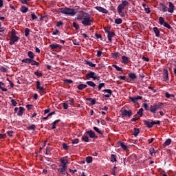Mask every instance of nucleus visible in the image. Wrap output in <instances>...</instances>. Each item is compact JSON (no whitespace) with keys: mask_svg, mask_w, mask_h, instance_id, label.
<instances>
[{"mask_svg":"<svg viewBox=\"0 0 176 176\" xmlns=\"http://www.w3.org/2000/svg\"><path fill=\"white\" fill-rule=\"evenodd\" d=\"M80 13H82V15L77 17L76 20H78V21H82V24H83L85 27L90 26L91 24H93L94 19L91 17L90 14L83 11H80Z\"/></svg>","mask_w":176,"mask_h":176,"instance_id":"nucleus-1","label":"nucleus"},{"mask_svg":"<svg viewBox=\"0 0 176 176\" xmlns=\"http://www.w3.org/2000/svg\"><path fill=\"white\" fill-rule=\"evenodd\" d=\"M59 162L60 164L59 165L58 171L60 173V174H62V175H65V174H67V168H68V164H69V162H68L65 158H60Z\"/></svg>","mask_w":176,"mask_h":176,"instance_id":"nucleus-2","label":"nucleus"},{"mask_svg":"<svg viewBox=\"0 0 176 176\" xmlns=\"http://www.w3.org/2000/svg\"><path fill=\"white\" fill-rule=\"evenodd\" d=\"M126 6H129V1L124 0L122 1V3L118 5L117 8L118 13L121 17H124V12H123V10L126 9Z\"/></svg>","mask_w":176,"mask_h":176,"instance_id":"nucleus-3","label":"nucleus"},{"mask_svg":"<svg viewBox=\"0 0 176 176\" xmlns=\"http://www.w3.org/2000/svg\"><path fill=\"white\" fill-rule=\"evenodd\" d=\"M60 13L63 14H66L67 16H74L76 14V11L74 8H59Z\"/></svg>","mask_w":176,"mask_h":176,"instance_id":"nucleus-4","label":"nucleus"},{"mask_svg":"<svg viewBox=\"0 0 176 176\" xmlns=\"http://www.w3.org/2000/svg\"><path fill=\"white\" fill-rule=\"evenodd\" d=\"M85 78L87 79H93L94 80H100V76L97 75V74L93 72H89L85 75Z\"/></svg>","mask_w":176,"mask_h":176,"instance_id":"nucleus-5","label":"nucleus"},{"mask_svg":"<svg viewBox=\"0 0 176 176\" xmlns=\"http://www.w3.org/2000/svg\"><path fill=\"white\" fill-rule=\"evenodd\" d=\"M158 109H160V105L154 104L150 107V111H151L152 113H156V111H158Z\"/></svg>","mask_w":176,"mask_h":176,"instance_id":"nucleus-6","label":"nucleus"},{"mask_svg":"<svg viewBox=\"0 0 176 176\" xmlns=\"http://www.w3.org/2000/svg\"><path fill=\"white\" fill-rule=\"evenodd\" d=\"M102 92L104 93V96L106 97V98H109L111 96H112V90L111 89H104Z\"/></svg>","mask_w":176,"mask_h":176,"instance_id":"nucleus-7","label":"nucleus"},{"mask_svg":"<svg viewBox=\"0 0 176 176\" xmlns=\"http://www.w3.org/2000/svg\"><path fill=\"white\" fill-rule=\"evenodd\" d=\"M121 112L122 116H128L129 118H130V116L133 115V112L131 110H122Z\"/></svg>","mask_w":176,"mask_h":176,"instance_id":"nucleus-8","label":"nucleus"},{"mask_svg":"<svg viewBox=\"0 0 176 176\" xmlns=\"http://www.w3.org/2000/svg\"><path fill=\"white\" fill-rule=\"evenodd\" d=\"M19 38L16 35L15 36H11V38L10 41V45H14L15 42H17L19 41Z\"/></svg>","mask_w":176,"mask_h":176,"instance_id":"nucleus-9","label":"nucleus"},{"mask_svg":"<svg viewBox=\"0 0 176 176\" xmlns=\"http://www.w3.org/2000/svg\"><path fill=\"white\" fill-rule=\"evenodd\" d=\"M142 98V96H134V97H129V100L132 101V102H134V104H137L138 100H141Z\"/></svg>","mask_w":176,"mask_h":176,"instance_id":"nucleus-10","label":"nucleus"},{"mask_svg":"<svg viewBox=\"0 0 176 176\" xmlns=\"http://www.w3.org/2000/svg\"><path fill=\"white\" fill-rule=\"evenodd\" d=\"M169 8H168V12L169 13H174V10L175 9V6H174V4L171 1H169L168 3Z\"/></svg>","mask_w":176,"mask_h":176,"instance_id":"nucleus-11","label":"nucleus"},{"mask_svg":"<svg viewBox=\"0 0 176 176\" xmlns=\"http://www.w3.org/2000/svg\"><path fill=\"white\" fill-rule=\"evenodd\" d=\"M115 36V33L113 32L108 31V41L109 42H112V37Z\"/></svg>","mask_w":176,"mask_h":176,"instance_id":"nucleus-12","label":"nucleus"},{"mask_svg":"<svg viewBox=\"0 0 176 176\" xmlns=\"http://www.w3.org/2000/svg\"><path fill=\"white\" fill-rule=\"evenodd\" d=\"M96 9L98 10V12H101L102 13H104L105 14H108V11L107 9L103 8L102 7H96Z\"/></svg>","mask_w":176,"mask_h":176,"instance_id":"nucleus-13","label":"nucleus"},{"mask_svg":"<svg viewBox=\"0 0 176 176\" xmlns=\"http://www.w3.org/2000/svg\"><path fill=\"white\" fill-rule=\"evenodd\" d=\"M87 134H89L90 138H97V136L96 135V133L93 131H87Z\"/></svg>","mask_w":176,"mask_h":176,"instance_id":"nucleus-14","label":"nucleus"},{"mask_svg":"<svg viewBox=\"0 0 176 176\" xmlns=\"http://www.w3.org/2000/svg\"><path fill=\"white\" fill-rule=\"evenodd\" d=\"M50 47L51 50H54V49H60V47H61V46L59 44H51L50 45Z\"/></svg>","mask_w":176,"mask_h":176,"instance_id":"nucleus-15","label":"nucleus"},{"mask_svg":"<svg viewBox=\"0 0 176 176\" xmlns=\"http://www.w3.org/2000/svg\"><path fill=\"white\" fill-rule=\"evenodd\" d=\"M153 32L155 34V36L157 38L160 36V31H159V29L157 27L153 28Z\"/></svg>","mask_w":176,"mask_h":176,"instance_id":"nucleus-16","label":"nucleus"},{"mask_svg":"<svg viewBox=\"0 0 176 176\" xmlns=\"http://www.w3.org/2000/svg\"><path fill=\"white\" fill-rule=\"evenodd\" d=\"M122 60L123 64H128L129 63V57H127L126 56H122Z\"/></svg>","mask_w":176,"mask_h":176,"instance_id":"nucleus-17","label":"nucleus"},{"mask_svg":"<svg viewBox=\"0 0 176 176\" xmlns=\"http://www.w3.org/2000/svg\"><path fill=\"white\" fill-rule=\"evenodd\" d=\"M144 124H146V126H147V127H148V129L153 127V121L151 122H149L148 121H144Z\"/></svg>","mask_w":176,"mask_h":176,"instance_id":"nucleus-18","label":"nucleus"},{"mask_svg":"<svg viewBox=\"0 0 176 176\" xmlns=\"http://www.w3.org/2000/svg\"><path fill=\"white\" fill-rule=\"evenodd\" d=\"M21 12L22 13H27V12H28V8L25 7V6H22L21 7Z\"/></svg>","mask_w":176,"mask_h":176,"instance_id":"nucleus-19","label":"nucleus"},{"mask_svg":"<svg viewBox=\"0 0 176 176\" xmlns=\"http://www.w3.org/2000/svg\"><path fill=\"white\" fill-rule=\"evenodd\" d=\"M36 89L40 90V91H43V87H41V82H36Z\"/></svg>","mask_w":176,"mask_h":176,"instance_id":"nucleus-20","label":"nucleus"},{"mask_svg":"<svg viewBox=\"0 0 176 176\" xmlns=\"http://www.w3.org/2000/svg\"><path fill=\"white\" fill-rule=\"evenodd\" d=\"M168 80V72L166 70L164 74V81L167 82Z\"/></svg>","mask_w":176,"mask_h":176,"instance_id":"nucleus-21","label":"nucleus"},{"mask_svg":"<svg viewBox=\"0 0 176 176\" xmlns=\"http://www.w3.org/2000/svg\"><path fill=\"white\" fill-rule=\"evenodd\" d=\"M86 87H87V85L85 84H80L77 87V89H78V90H83V89H86Z\"/></svg>","mask_w":176,"mask_h":176,"instance_id":"nucleus-22","label":"nucleus"},{"mask_svg":"<svg viewBox=\"0 0 176 176\" xmlns=\"http://www.w3.org/2000/svg\"><path fill=\"white\" fill-rule=\"evenodd\" d=\"M129 77L131 78V79H137V75H135V73H129Z\"/></svg>","mask_w":176,"mask_h":176,"instance_id":"nucleus-23","label":"nucleus"},{"mask_svg":"<svg viewBox=\"0 0 176 176\" xmlns=\"http://www.w3.org/2000/svg\"><path fill=\"white\" fill-rule=\"evenodd\" d=\"M22 63H25L26 64H31V63H32V59L25 58L22 60Z\"/></svg>","mask_w":176,"mask_h":176,"instance_id":"nucleus-24","label":"nucleus"},{"mask_svg":"<svg viewBox=\"0 0 176 176\" xmlns=\"http://www.w3.org/2000/svg\"><path fill=\"white\" fill-rule=\"evenodd\" d=\"M24 112V108L23 107H19V110L18 111V116H21L23 115V113Z\"/></svg>","mask_w":176,"mask_h":176,"instance_id":"nucleus-25","label":"nucleus"},{"mask_svg":"<svg viewBox=\"0 0 176 176\" xmlns=\"http://www.w3.org/2000/svg\"><path fill=\"white\" fill-rule=\"evenodd\" d=\"M87 85H88V86H90L91 87H96V83H94V82L93 81H87Z\"/></svg>","mask_w":176,"mask_h":176,"instance_id":"nucleus-26","label":"nucleus"},{"mask_svg":"<svg viewBox=\"0 0 176 176\" xmlns=\"http://www.w3.org/2000/svg\"><path fill=\"white\" fill-rule=\"evenodd\" d=\"M170 144H171V139H168L164 143V146H168V145H170Z\"/></svg>","mask_w":176,"mask_h":176,"instance_id":"nucleus-27","label":"nucleus"},{"mask_svg":"<svg viewBox=\"0 0 176 176\" xmlns=\"http://www.w3.org/2000/svg\"><path fill=\"white\" fill-rule=\"evenodd\" d=\"M122 23H123V20H122V19L118 18L115 19L116 24H122Z\"/></svg>","mask_w":176,"mask_h":176,"instance_id":"nucleus-28","label":"nucleus"},{"mask_svg":"<svg viewBox=\"0 0 176 176\" xmlns=\"http://www.w3.org/2000/svg\"><path fill=\"white\" fill-rule=\"evenodd\" d=\"M82 141H84L85 142H89V136L88 135L82 136Z\"/></svg>","mask_w":176,"mask_h":176,"instance_id":"nucleus-29","label":"nucleus"},{"mask_svg":"<svg viewBox=\"0 0 176 176\" xmlns=\"http://www.w3.org/2000/svg\"><path fill=\"white\" fill-rule=\"evenodd\" d=\"M138 134H140V129L135 128L133 135H135V137H137V135H138Z\"/></svg>","mask_w":176,"mask_h":176,"instance_id":"nucleus-30","label":"nucleus"},{"mask_svg":"<svg viewBox=\"0 0 176 176\" xmlns=\"http://www.w3.org/2000/svg\"><path fill=\"white\" fill-rule=\"evenodd\" d=\"M85 64H87V65H89V67H96V64L92 63L90 61H86Z\"/></svg>","mask_w":176,"mask_h":176,"instance_id":"nucleus-31","label":"nucleus"},{"mask_svg":"<svg viewBox=\"0 0 176 176\" xmlns=\"http://www.w3.org/2000/svg\"><path fill=\"white\" fill-rule=\"evenodd\" d=\"M111 162H112V163H114V162H116V155L113 154L111 155Z\"/></svg>","mask_w":176,"mask_h":176,"instance_id":"nucleus-32","label":"nucleus"},{"mask_svg":"<svg viewBox=\"0 0 176 176\" xmlns=\"http://www.w3.org/2000/svg\"><path fill=\"white\" fill-rule=\"evenodd\" d=\"M159 21H160V24L161 25H163V24H164V23H166V22H164V17H162V16H160V17L159 18Z\"/></svg>","mask_w":176,"mask_h":176,"instance_id":"nucleus-33","label":"nucleus"},{"mask_svg":"<svg viewBox=\"0 0 176 176\" xmlns=\"http://www.w3.org/2000/svg\"><path fill=\"white\" fill-rule=\"evenodd\" d=\"M149 152H150V155L151 156H155V148H151L150 150H149Z\"/></svg>","mask_w":176,"mask_h":176,"instance_id":"nucleus-34","label":"nucleus"},{"mask_svg":"<svg viewBox=\"0 0 176 176\" xmlns=\"http://www.w3.org/2000/svg\"><path fill=\"white\" fill-rule=\"evenodd\" d=\"M162 11L163 12H168V8L164 4H162Z\"/></svg>","mask_w":176,"mask_h":176,"instance_id":"nucleus-35","label":"nucleus"},{"mask_svg":"<svg viewBox=\"0 0 176 176\" xmlns=\"http://www.w3.org/2000/svg\"><path fill=\"white\" fill-rule=\"evenodd\" d=\"M119 56H120V54L119 52H115L112 54V57H113V58H118Z\"/></svg>","mask_w":176,"mask_h":176,"instance_id":"nucleus-36","label":"nucleus"},{"mask_svg":"<svg viewBox=\"0 0 176 176\" xmlns=\"http://www.w3.org/2000/svg\"><path fill=\"white\" fill-rule=\"evenodd\" d=\"M94 130L96 131V133H98V134H100L102 135V132L100 131V129H98L97 126L94 127Z\"/></svg>","mask_w":176,"mask_h":176,"instance_id":"nucleus-37","label":"nucleus"},{"mask_svg":"<svg viewBox=\"0 0 176 176\" xmlns=\"http://www.w3.org/2000/svg\"><path fill=\"white\" fill-rule=\"evenodd\" d=\"M28 55L30 57V58H34V52H33L29 51L28 52Z\"/></svg>","mask_w":176,"mask_h":176,"instance_id":"nucleus-38","label":"nucleus"},{"mask_svg":"<svg viewBox=\"0 0 176 176\" xmlns=\"http://www.w3.org/2000/svg\"><path fill=\"white\" fill-rule=\"evenodd\" d=\"M165 96H166V98H170V97H175V96H174V94H168V92H166V94H165Z\"/></svg>","mask_w":176,"mask_h":176,"instance_id":"nucleus-39","label":"nucleus"},{"mask_svg":"<svg viewBox=\"0 0 176 176\" xmlns=\"http://www.w3.org/2000/svg\"><path fill=\"white\" fill-rule=\"evenodd\" d=\"M86 162H87V163H91V162H93V157H87L86 158Z\"/></svg>","mask_w":176,"mask_h":176,"instance_id":"nucleus-40","label":"nucleus"},{"mask_svg":"<svg viewBox=\"0 0 176 176\" xmlns=\"http://www.w3.org/2000/svg\"><path fill=\"white\" fill-rule=\"evenodd\" d=\"M164 27H166V28H168V30H170L171 28V25H170V24H168L167 22L164 23Z\"/></svg>","mask_w":176,"mask_h":176,"instance_id":"nucleus-41","label":"nucleus"},{"mask_svg":"<svg viewBox=\"0 0 176 176\" xmlns=\"http://www.w3.org/2000/svg\"><path fill=\"white\" fill-rule=\"evenodd\" d=\"M30 35V29L26 28L25 30V36H28Z\"/></svg>","mask_w":176,"mask_h":176,"instance_id":"nucleus-42","label":"nucleus"},{"mask_svg":"<svg viewBox=\"0 0 176 176\" xmlns=\"http://www.w3.org/2000/svg\"><path fill=\"white\" fill-rule=\"evenodd\" d=\"M87 100H88V101H91V105H95V104H96V99L89 98Z\"/></svg>","mask_w":176,"mask_h":176,"instance_id":"nucleus-43","label":"nucleus"},{"mask_svg":"<svg viewBox=\"0 0 176 176\" xmlns=\"http://www.w3.org/2000/svg\"><path fill=\"white\" fill-rule=\"evenodd\" d=\"M121 148H122V149H124V151H126L127 150V146H126V144H124V143H121Z\"/></svg>","mask_w":176,"mask_h":176,"instance_id":"nucleus-44","label":"nucleus"},{"mask_svg":"<svg viewBox=\"0 0 176 176\" xmlns=\"http://www.w3.org/2000/svg\"><path fill=\"white\" fill-rule=\"evenodd\" d=\"M73 27L76 30H79V25H78L77 23H76V22L73 23Z\"/></svg>","mask_w":176,"mask_h":176,"instance_id":"nucleus-45","label":"nucleus"},{"mask_svg":"<svg viewBox=\"0 0 176 176\" xmlns=\"http://www.w3.org/2000/svg\"><path fill=\"white\" fill-rule=\"evenodd\" d=\"M143 111H144V109L141 108L140 109H139V111L138 112V115H139L140 117L142 116L143 115Z\"/></svg>","mask_w":176,"mask_h":176,"instance_id":"nucleus-46","label":"nucleus"},{"mask_svg":"<svg viewBox=\"0 0 176 176\" xmlns=\"http://www.w3.org/2000/svg\"><path fill=\"white\" fill-rule=\"evenodd\" d=\"M35 125L34 124H32L31 126L28 127V130H35Z\"/></svg>","mask_w":176,"mask_h":176,"instance_id":"nucleus-47","label":"nucleus"},{"mask_svg":"<svg viewBox=\"0 0 176 176\" xmlns=\"http://www.w3.org/2000/svg\"><path fill=\"white\" fill-rule=\"evenodd\" d=\"M30 64H32V65H37V66L39 65V63H38L34 60H32V63Z\"/></svg>","mask_w":176,"mask_h":176,"instance_id":"nucleus-48","label":"nucleus"},{"mask_svg":"<svg viewBox=\"0 0 176 176\" xmlns=\"http://www.w3.org/2000/svg\"><path fill=\"white\" fill-rule=\"evenodd\" d=\"M72 144H79V139H74L72 140Z\"/></svg>","mask_w":176,"mask_h":176,"instance_id":"nucleus-49","label":"nucleus"},{"mask_svg":"<svg viewBox=\"0 0 176 176\" xmlns=\"http://www.w3.org/2000/svg\"><path fill=\"white\" fill-rule=\"evenodd\" d=\"M104 86H105V84L104 82L99 84L98 90H101V89H102V87H104Z\"/></svg>","mask_w":176,"mask_h":176,"instance_id":"nucleus-50","label":"nucleus"},{"mask_svg":"<svg viewBox=\"0 0 176 176\" xmlns=\"http://www.w3.org/2000/svg\"><path fill=\"white\" fill-rule=\"evenodd\" d=\"M114 68H116V69H117V71H123V69H122V68L116 65H113Z\"/></svg>","mask_w":176,"mask_h":176,"instance_id":"nucleus-51","label":"nucleus"},{"mask_svg":"<svg viewBox=\"0 0 176 176\" xmlns=\"http://www.w3.org/2000/svg\"><path fill=\"white\" fill-rule=\"evenodd\" d=\"M31 16H32V20H36V19H38V17L36 16V15H35L34 13H32Z\"/></svg>","mask_w":176,"mask_h":176,"instance_id":"nucleus-52","label":"nucleus"},{"mask_svg":"<svg viewBox=\"0 0 176 176\" xmlns=\"http://www.w3.org/2000/svg\"><path fill=\"white\" fill-rule=\"evenodd\" d=\"M7 134L9 137H13V131H9L7 132Z\"/></svg>","mask_w":176,"mask_h":176,"instance_id":"nucleus-53","label":"nucleus"},{"mask_svg":"<svg viewBox=\"0 0 176 176\" xmlns=\"http://www.w3.org/2000/svg\"><path fill=\"white\" fill-rule=\"evenodd\" d=\"M11 102L14 107H16V105H17V102H16L14 99H12Z\"/></svg>","mask_w":176,"mask_h":176,"instance_id":"nucleus-54","label":"nucleus"},{"mask_svg":"<svg viewBox=\"0 0 176 176\" xmlns=\"http://www.w3.org/2000/svg\"><path fill=\"white\" fill-rule=\"evenodd\" d=\"M140 119V117L135 116L133 118L131 119V122H137Z\"/></svg>","mask_w":176,"mask_h":176,"instance_id":"nucleus-55","label":"nucleus"},{"mask_svg":"<svg viewBox=\"0 0 176 176\" xmlns=\"http://www.w3.org/2000/svg\"><path fill=\"white\" fill-rule=\"evenodd\" d=\"M34 75H36V76L41 77L42 76V73H39L38 72H35Z\"/></svg>","mask_w":176,"mask_h":176,"instance_id":"nucleus-56","label":"nucleus"},{"mask_svg":"<svg viewBox=\"0 0 176 176\" xmlns=\"http://www.w3.org/2000/svg\"><path fill=\"white\" fill-rule=\"evenodd\" d=\"M63 149L67 150V149H68V145L65 143H63Z\"/></svg>","mask_w":176,"mask_h":176,"instance_id":"nucleus-57","label":"nucleus"},{"mask_svg":"<svg viewBox=\"0 0 176 176\" xmlns=\"http://www.w3.org/2000/svg\"><path fill=\"white\" fill-rule=\"evenodd\" d=\"M16 36V30L14 29L12 30L11 36Z\"/></svg>","mask_w":176,"mask_h":176,"instance_id":"nucleus-58","label":"nucleus"},{"mask_svg":"<svg viewBox=\"0 0 176 176\" xmlns=\"http://www.w3.org/2000/svg\"><path fill=\"white\" fill-rule=\"evenodd\" d=\"M63 21H58L56 23V27H60V25H63Z\"/></svg>","mask_w":176,"mask_h":176,"instance_id":"nucleus-59","label":"nucleus"},{"mask_svg":"<svg viewBox=\"0 0 176 176\" xmlns=\"http://www.w3.org/2000/svg\"><path fill=\"white\" fill-rule=\"evenodd\" d=\"M63 109H68V104L67 103H65V102L63 103Z\"/></svg>","mask_w":176,"mask_h":176,"instance_id":"nucleus-60","label":"nucleus"},{"mask_svg":"<svg viewBox=\"0 0 176 176\" xmlns=\"http://www.w3.org/2000/svg\"><path fill=\"white\" fill-rule=\"evenodd\" d=\"M102 54V52H101V51H98L97 52V56L98 57H101Z\"/></svg>","mask_w":176,"mask_h":176,"instance_id":"nucleus-61","label":"nucleus"},{"mask_svg":"<svg viewBox=\"0 0 176 176\" xmlns=\"http://www.w3.org/2000/svg\"><path fill=\"white\" fill-rule=\"evenodd\" d=\"M69 102V105H74V99L70 98Z\"/></svg>","mask_w":176,"mask_h":176,"instance_id":"nucleus-62","label":"nucleus"},{"mask_svg":"<svg viewBox=\"0 0 176 176\" xmlns=\"http://www.w3.org/2000/svg\"><path fill=\"white\" fill-rule=\"evenodd\" d=\"M143 107L146 109V111H148V104L147 103H144Z\"/></svg>","mask_w":176,"mask_h":176,"instance_id":"nucleus-63","label":"nucleus"},{"mask_svg":"<svg viewBox=\"0 0 176 176\" xmlns=\"http://www.w3.org/2000/svg\"><path fill=\"white\" fill-rule=\"evenodd\" d=\"M160 123V120H157V121H153V126L154 124H159Z\"/></svg>","mask_w":176,"mask_h":176,"instance_id":"nucleus-64","label":"nucleus"}]
</instances>
